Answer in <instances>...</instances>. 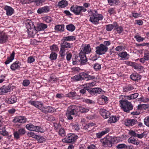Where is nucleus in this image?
Instances as JSON below:
<instances>
[{"label":"nucleus","mask_w":149,"mask_h":149,"mask_svg":"<svg viewBox=\"0 0 149 149\" xmlns=\"http://www.w3.org/2000/svg\"><path fill=\"white\" fill-rule=\"evenodd\" d=\"M70 126L72 127L73 129H74L77 131H78L79 130V125L78 123L74 124L73 123H71L70 124Z\"/></svg>","instance_id":"40"},{"label":"nucleus","mask_w":149,"mask_h":149,"mask_svg":"<svg viewBox=\"0 0 149 149\" xmlns=\"http://www.w3.org/2000/svg\"><path fill=\"white\" fill-rule=\"evenodd\" d=\"M15 53L13 52L11 54L10 56L8 57L6 61L5 62V63L6 64H8L14 59V58Z\"/></svg>","instance_id":"26"},{"label":"nucleus","mask_w":149,"mask_h":149,"mask_svg":"<svg viewBox=\"0 0 149 149\" xmlns=\"http://www.w3.org/2000/svg\"><path fill=\"white\" fill-rule=\"evenodd\" d=\"M129 134L132 136L134 137H136L137 134L135 132L132 130H130L129 132Z\"/></svg>","instance_id":"58"},{"label":"nucleus","mask_w":149,"mask_h":149,"mask_svg":"<svg viewBox=\"0 0 149 149\" xmlns=\"http://www.w3.org/2000/svg\"><path fill=\"white\" fill-rule=\"evenodd\" d=\"M78 138V136L74 134H69L67 138L63 139V142L70 143L74 141Z\"/></svg>","instance_id":"8"},{"label":"nucleus","mask_w":149,"mask_h":149,"mask_svg":"<svg viewBox=\"0 0 149 149\" xmlns=\"http://www.w3.org/2000/svg\"><path fill=\"white\" fill-rule=\"evenodd\" d=\"M59 134L62 136H65V131L64 129L63 128H61L60 129L59 131Z\"/></svg>","instance_id":"49"},{"label":"nucleus","mask_w":149,"mask_h":149,"mask_svg":"<svg viewBox=\"0 0 149 149\" xmlns=\"http://www.w3.org/2000/svg\"><path fill=\"white\" fill-rule=\"evenodd\" d=\"M27 27V30L29 31L28 33L29 34L32 32L31 30L29 31V29L31 30V29L33 28L34 30L35 31L36 26H34L33 23L30 21L29 22H28L26 25Z\"/></svg>","instance_id":"21"},{"label":"nucleus","mask_w":149,"mask_h":149,"mask_svg":"<svg viewBox=\"0 0 149 149\" xmlns=\"http://www.w3.org/2000/svg\"><path fill=\"white\" fill-rule=\"evenodd\" d=\"M116 29L117 32V33H121L123 31V29L121 26H119L117 27L116 28Z\"/></svg>","instance_id":"62"},{"label":"nucleus","mask_w":149,"mask_h":149,"mask_svg":"<svg viewBox=\"0 0 149 149\" xmlns=\"http://www.w3.org/2000/svg\"><path fill=\"white\" fill-rule=\"evenodd\" d=\"M42 111L45 113L53 112L54 111V109L51 107H42L40 109Z\"/></svg>","instance_id":"17"},{"label":"nucleus","mask_w":149,"mask_h":149,"mask_svg":"<svg viewBox=\"0 0 149 149\" xmlns=\"http://www.w3.org/2000/svg\"><path fill=\"white\" fill-rule=\"evenodd\" d=\"M138 123L137 120L134 119H129L125 123V125L127 126H132Z\"/></svg>","instance_id":"10"},{"label":"nucleus","mask_w":149,"mask_h":149,"mask_svg":"<svg viewBox=\"0 0 149 149\" xmlns=\"http://www.w3.org/2000/svg\"><path fill=\"white\" fill-rule=\"evenodd\" d=\"M108 2L111 6L117 5L120 3L118 0H108Z\"/></svg>","instance_id":"27"},{"label":"nucleus","mask_w":149,"mask_h":149,"mask_svg":"<svg viewBox=\"0 0 149 149\" xmlns=\"http://www.w3.org/2000/svg\"><path fill=\"white\" fill-rule=\"evenodd\" d=\"M93 67L96 70H99L101 68L100 65L98 63H96L94 64Z\"/></svg>","instance_id":"48"},{"label":"nucleus","mask_w":149,"mask_h":149,"mask_svg":"<svg viewBox=\"0 0 149 149\" xmlns=\"http://www.w3.org/2000/svg\"><path fill=\"white\" fill-rule=\"evenodd\" d=\"M47 25L46 24L43 23H40L36 27L35 30L36 33V31L43 30L47 28Z\"/></svg>","instance_id":"16"},{"label":"nucleus","mask_w":149,"mask_h":149,"mask_svg":"<svg viewBox=\"0 0 149 149\" xmlns=\"http://www.w3.org/2000/svg\"><path fill=\"white\" fill-rule=\"evenodd\" d=\"M134 89L133 87L131 86H128L124 88V91L125 92L129 91Z\"/></svg>","instance_id":"47"},{"label":"nucleus","mask_w":149,"mask_h":149,"mask_svg":"<svg viewBox=\"0 0 149 149\" xmlns=\"http://www.w3.org/2000/svg\"><path fill=\"white\" fill-rule=\"evenodd\" d=\"M96 53L99 55L104 54L108 50V48L104 45L101 44L96 47Z\"/></svg>","instance_id":"5"},{"label":"nucleus","mask_w":149,"mask_h":149,"mask_svg":"<svg viewBox=\"0 0 149 149\" xmlns=\"http://www.w3.org/2000/svg\"><path fill=\"white\" fill-rule=\"evenodd\" d=\"M21 65L20 63L16 61L11 65L10 68L12 70H15L19 68Z\"/></svg>","instance_id":"22"},{"label":"nucleus","mask_w":149,"mask_h":149,"mask_svg":"<svg viewBox=\"0 0 149 149\" xmlns=\"http://www.w3.org/2000/svg\"><path fill=\"white\" fill-rule=\"evenodd\" d=\"M126 145L124 144H121L118 145L116 147L118 149H122L125 148Z\"/></svg>","instance_id":"59"},{"label":"nucleus","mask_w":149,"mask_h":149,"mask_svg":"<svg viewBox=\"0 0 149 149\" xmlns=\"http://www.w3.org/2000/svg\"><path fill=\"white\" fill-rule=\"evenodd\" d=\"M134 38L136 39V40L138 42L143 41L144 39V38L138 36H134Z\"/></svg>","instance_id":"56"},{"label":"nucleus","mask_w":149,"mask_h":149,"mask_svg":"<svg viewBox=\"0 0 149 149\" xmlns=\"http://www.w3.org/2000/svg\"><path fill=\"white\" fill-rule=\"evenodd\" d=\"M78 109V107L75 105L70 106L68 107L66 113L67 119L70 120L72 119L73 116L77 114Z\"/></svg>","instance_id":"3"},{"label":"nucleus","mask_w":149,"mask_h":149,"mask_svg":"<svg viewBox=\"0 0 149 149\" xmlns=\"http://www.w3.org/2000/svg\"><path fill=\"white\" fill-rule=\"evenodd\" d=\"M138 109H146L148 107V106L146 104H140L138 106Z\"/></svg>","instance_id":"46"},{"label":"nucleus","mask_w":149,"mask_h":149,"mask_svg":"<svg viewBox=\"0 0 149 149\" xmlns=\"http://www.w3.org/2000/svg\"><path fill=\"white\" fill-rule=\"evenodd\" d=\"M0 134L5 136H7L8 135V133L6 131L5 127L2 129H0Z\"/></svg>","instance_id":"38"},{"label":"nucleus","mask_w":149,"mask_h":149,"mask_svg":"<svg viewBox=\"0 0 149 149\" xmlns=\"http://www.w3.org/2000/svg\"><path fill=\"white\" fill-rule=\"evenodd\" d=\"M68 5L67 2L65 0H62L61 1H60L58 4V6L61 7V8H63Z\"/></svg>","instance_id":"30"},{"label":"nucleus","mask_w":149,"mask_h":149,"mask_svg":"<svg viewBox=\"0 0 149 149\" xmlns=\"http://www.w3.org/2000/svg\"><path fill=\"white\" fill-rule=\"evenodd\" d=\"M81 74L82 77H83L84 79H87V81L91 79H93L95 78L94 76H91L88 74L87 72H82L81 73Z\"/></svg>","instance_id":"18"},{"label":"nucleus","mask_w":149,"mask_h":149,"mask_svg":"<svg viewBox=\"0 0 149 149\" xmlns=\"http://www.w3.org/2000/svg\"><path fill=\"white\" fill-rule=\"evenodd\" d=\"M76 39L75 36H69L67 37H64L63 39H62L65 41H72L75 40Z\"/></svg>","instance_id":"31"},{"label":"nucleus","mask_w":149,"mask_h":149,"mask_svg":"<svg viewBox=\"0 0 149 149\" xmlns=\"http://www.w3.org/2000/svg\"><path fill=\"white\" fill-rule=\"evenodd\" d=\"M120 107L123 111L129 113L133 108V106L131 102L126 100H122L120 101Z\"/></svg>","instance_id":"2"},{"label":"nucleus","mask_w":149,"mask_h":149,"mask_svg":"<svg viewBox=\"0 0 149 149\" xmlns=\"http://www.w3.org/2000/svg\"><path fill=\"white\" fill-rule=\"evenodd\" d=\"M66 29L70 31H73L74 30L75 27V26L72 24L68 25L66 26Z\"/></svg>","instance_id":"35"},{"label":"nucleus","mask_w":149,"mask_h":149,"mask_svg":"<svg viewBox=\"0 0 149 149\" xmlns=\"http://www.w3.org/2000/svg\"><path fill=\"white\" fill-rule=\"evenodd\" d=\"M20 135H23L25 133V131L24 129L21 128L18 130V132Z\"/></svg>","instance_id":"53"},{"label":"nucleus","mask_w":149,"mask_h":149,"mask_svg":"<svg viewBox=\"0 0 149 149\" xmlns=\"http://www.w3.org/2000/svg\"><path fill=\"white\" fill-rule=\"evenodd\" d=\"M118 56L123 59H128L127 56H129V55L126 52H124L120 53L118 54Z\"/></svg>","instance_id":"29"},{"label":"nucleus","mask_w":149,"mask_h":149,"mask_svg":"<svg viewBox=\"0 0 149 149\" xmlns=\"http://www.w3.org/2000/svg\"><path fill=\"white\" fill-rule=\"evenodd\" d=\"M30 84V81L28 80H24L23 82V85L24 86H28Z\"/></svg>","instance_id":"57"},{"label":"nucleus","mask_w":149,"mask_h":149,"mask_svg":"<svg viewBox=\"0 0 149 149\" xmlns=\"http://www.w3.org/2000/svg\"><path fill=\"white\" fill-rule=\"evenodd\" d=\"M10 88L9 86H3L0 88V95L10 92Z\"/></svg>","instance_id":"15"},{"label":"nucleus","mask_w":149,"mask_h":149,"mask_svg":"<svg viewBox=\"0 0 149 149\" xmlns=\"http://www.w3.org/2000/svg\"><path fill=\"white\" fill-rule=\"evenodd\" d=\"M20 135L19 134V132L17 131L15 132L14 133V137L16 139H18L19 138Z\"/></svg>","instance_id":"61"},{"label":"nucleus","mask_w":149,"mask_h":149,"mask_svg":"<svg viewBox=\"0 0 149 149\" xmlns=\"http://www.w3.org/2000/svg\"><path fill=\"white\" fill-rule=\"evenodd\" d=\"M4 9L6 11V14L8 16H10L14 12V9L10 6H6L4 7Z\"/></svg>","instance_id":"13"},{"label":"nucleus","mask_w":149,"mask_h":149,"mask_svg":"<svg viewBox=\"0 0 149 149\" xmlns=\"http://www.w3.org/2000/svg\"><path fill=\"white\" fill-rule=\"evenodd\" d=\"M115 141L116 142L115 138L112 137H109L108 138H104L103 142L104 145H107L108 147H111Z\"/></svg>","instance_id":"7"},{"label":"nucleus","mask_w":149,"mask_h":149,"mask_svg":"<svg viewBox=\"0 0 149 149\" xmlns=\"http://www.w3.org/2000/svg\"><path fill=\"white\" fill-rule=\"evenodd\" d=\"M128 141L129 143H131L136 145L139 144V141H138L137 140H136L135 139L132 138L131 137L128 139Z\"/></svg>","instance_id":"32"},{"label":"nucleus","mask_w":149,"mask_h":149,"mask_svg":"<svg viewBox=\"0 0 149 149\" xmlns=\"http://www.w3.org/2000/svg\"><path fill=\"white\" fill-rule=\"evenodd\" d=\"M144 122L145 125L149 127V116L146 117L144 119Z\"/></svg>","instance_id":"50"},{"label":"nucleus","mask_w":149,"mask_h":149,"mask_svg":"<svg viewBox=\"0 0 149 149\" xmlns=\"http://www.w3.org/2000/svg\"><path fill=\"white\" fill-rule=\"evenodd\" d=\"M80 111L83 113H85L89 111V109L83 107H78Z\"/></svg>","instance_id":"41"},{"label":"nucleus","mask_w":149,"mask_h":149,"mask_svg":"<svg viewBox=\"0 0 149 149\" xmlns=\"http://www.w3.org/2000/svg\"><path fill=\"white\" fill-rule=\"evenodd\" d=\"M17 98L15 96H12L10 98L8 99V103L12 104L15 103L17 101Z\"/></svg>","instance_id":"25"},{"label":"nucleus","mask_w":149,"mask_h":149,"mask_svg":"<svg viewBox=\"0 0 149 149\" xmlns=\"http://www.w3.org/2000/svg\"><path fill=\"white\" fill-rule=\"evenodd\" d=\"M52 51H56L58 49L56 45H53L50 47Z\"/></svg>","instance_id":"64"},{"label":"nucleus","mask_w":149,"mask_h":149,"mask_svg":"<svg viewBox=\"0 0 149 149\" xmlns=\"http://www.w3.org/2000/svg\"><path fill=\"white\" fill-rule=\"evenodd\" d=\"M49 8L48 6H45L39 8L37 10V13L41 14L44 13H47L49 11Z\"/></svg>","instance_id":"20"},{"label":"nucleus","mask_w":149,"mask_h":149,"mask_svg":"<svg viewBox=\"0 0 149 149\" xmlns=\"http://www.w3.org/2000/svg\"><path fill=\"white\" fill-rule=\"evenodd\" d=\"M86 90L91 94H95L96 93L95 88H86Z\"/></svg>","instance_id":"43"},{"label":"nucleus","mask_w":149,"mask_h":149,"mask_svg":"<svg viewBox=\"0 0 149 149\" xmlns=\"http://www.w3.org/2000/svg\"><path fill=\"white\" fill-rule=\"evenodd\" d=\"M91 16L89 20L93 23L97 24L99 23V21L102 20L103 18V17L102 15H99L97 11L95 10H91L89 13Z\"/></svg>","instance_id":"1"},{"label":"nucleus","mask_w":149,"mask_h":149,"mask_svg":"<svg viewBox=\"0 0 149 149\" xmlns=\"http://www.w3.org/2000/svg\"><path fill=\"white\" fill-rule=\"evenodd\" d=\"M64 26L63 25H58L55 26V29L56 31H63L64 30Z\"/></svg>","instance_id":"33"},{"label":"nucleus","mask_w":149,"mask_h":149,"mask_svg":"<svg viewBox=\"0 0 149 149\" xmlns=\"http://www.w3.org/2000/svg\"><path fill=\"white\" fill-rule=\"evenodd\" d=\"M26 127L28 130L31 131L41 133L43 132L42 128L39 126H35L32 124H28L26 125Z\"/></svg>","instance_id":"6"},{"label":"nucleus","mask_w":149,"mask_h":149,"mask_svg":"<svg viewBox=\"0 0 149 149\" xmlns=\"http://www.w3.org/2000/svg\"><path fill=\"white\" fill-rule=\"evenodd\" d=\"M100 112L101 115L104 118H107L109 117L110 113L109 111H107L106 110L101 109H100Z\"/></svg>","instance_id":"12"},{"label":"nucleus","mask_w":149,"mask_h":149,"mask_svg":"<svg viewBox=\"0 0 149 149\" xmlns=\"http://www.w3.org/2000/svg\"><path fill=\"white\" fill-rule=\"evenodd\" d=\"M26 118L24 116H20L19 117H15L13 121L15 123L18 122L19 123H24L27 121Z\"/></svg>","instance_id":"11"},{"label":"nucleus","mask_w":149,"mask_h":149,"mask_svg":"<svg viewBox=\"0 0 149 149\" xmlns=\"http://www.w3.org/2000/svg\"><path fill=\"white\" fill-rule=\"evenodd\" d=\"M44 20L47 23H49L52 21V18L49 16H47L44 18Z\"/></svg>","instance_id":"52"},{"label":"nucleus","mask_w":149,"mask_h":149,"mask_svg":"<svg viewBox=\"0 0 149 149\" xmlns=\"http://www.w3.org/2000/svg\"><path fill=\"white\" fill-rule=\"evenodd\" d=\"M70 10L76 15H79L82 12H85L86 9L82 6H72L70 8Z\"/></svg>","instance_id":"4"},{"label":"nucleus","mask_w":149,"mask_h":149,"mask_svg":"<svg viewBox=\"0 0 149 149\" xmlns=\"http://www.w3.org/2000/svg\"><path fill=\"white\" fill-rule=\"evenodd\" d=\"M139 94L138 93H135L131 95L130 96H126V98L129 99H134L137 98Z\"/></svg>","instance_id":"36"},{"label":"nucleus","mask_w":149,"mask_h":149,"mask_svg":"<svg viewBox=\"0 0 149 149\" xmlns=\"http://www.w3.org/2000/svg\"><path fill=\"white\" fill-rule=\"evenodd\" d=\"M65 50L62 49L61 48V50L60 51V54L61 58V59L62 60H63L64 58V56L65 55Z\"/></svg>","instance_id":"44"},{"label":"nucleus","mask_w":149,"mask_h":149,"mask_svg":"<svg viewBox=\"0 0 149 149\" xmlns=\"http://www.w3.org/2000/svg\"><path fill=\"white\" fill-rule=\"evenodd\" d=\"M61 41H63V42L61 43V49L65 50V49L66 48H70L71 47V44L68 42L66 41L62 40H61Z\"/></svg>","instance_id":"14"},{"label":"nucleus","mask_w":149,"mask_h":149,"mask_svg":"<svg viewBox=\"0 0 149 149\" xmlns=\"http://www.w3.org/2000/svg\"><path fill=\"white\" fill-rule=\"evenodd\" d=\"M114 25L113 24H109L106 26V30L108 31H111L114 27Z\"/></svg>","instance_id":"45"},{"label":"nucleus","mask_w":149,"mask_h":149,"mask_svg":"<svg viewBox=\"0 0 149 149\" xmlns=\"http://www.w3.org/2000/svg\"><path fill=\"white\" fill-rule=\"evenodd\" d=\"M79 58L78 59V61L81 65H84L86 64L87 61V59L86 57V55L84 53L82 52L81 50L79 53Z\"/></svg>","instance_id":"9"},{"label":"nucleus","mask_w":149,"mask_h":149,"mask_svg":"<svg viewBox=\"0 0 149 149\" xmlns=\"http://www.w3.org/2000/svg\"><path fill=\"white\" fill-rule=\"evenodd\" d=\"M35 59L32 56H30L28 58L27 61L29 63H31L34 61Z\"/></svg>","instance_id":"60"},{"label":"nucleus","mask_w":149,"mask_h":149,"mask_svg":"<svg viewBox=\"0 0 149 149\" xmlns=\"http://www.w3.org/2000/svg\"><path fill=\"white\" fill-rule=\"evenodd\" d=\"M82 52L84 54H88L90 53L91 51V49L89 45H88L82 48Z\"/></svg>","instance_id":"24"},{"label":"nucleus","mask_w":149,"mask_h":149,"mask_svg":"<svg viewBox=\"0 0 149 149\" xmlns=\"http://www.w3.org/2000/svg\"><path fill=\"white\" fill-rule=\"evenodd\" d=\"M73 79L74 81H75L82 80L84 79L83 77H82V76L81 74V73L78 75H76L74 76L73 77Z\"/></svg>","instance_id":"34"},{"label":"nucleus","mask_w":149,"mask_h":149,"mask_svg":"<svg viewBox=\"0 0 149 149\" xmlns=\"http://www.w3.org/2000/svg\"><path fill=\"white\" fill-rule=\"evenodd\" d=\"M36 139L39 142L42 143L43 142L45 141V139L43 136L38 135L36 136Z\"/></svg>","instance_id":"37"},{"label":"nucleus","mask_w":149,"mask_h":149,"mask_svg":"<svg viewBox=\"0 0 149 149\" xmlns=\"http://www.w3.org/2000/svg\"><path fill=\"white\" fill-rule=\"evenodd\" d=\"M7 39V35L3 32L0 31V42L3 43L6 42Z\"/></svg>","instance_id":"19"},{"label":"nucleus","mask_w":149,"mask_h":149,"mask_svg":"<svg viewBox=\"0 0 149 149\" xmlns=\"http://www.w3.org/2000/svg\"><path fill=\"white\" fill-rule=\"evenodd\" d=\"M57 54L54 52L52 53L50 56V58L51 60H55L56 59Z\"/></svg>","instance_id":"42"},{"label":"nucleus","mask_w":149,"mask_h":149,"mask_svg":"<svg viewBox=\"0 0 149 149\" xmlns=\"http://www.w3.org/2000/svg\"><path fill=\"white\" fill-rule=\"evenodd\" d=\"M45 1V0H34L37 6L40 5L41 3L44 2Z\"/></svg>","instance_id":"54"},{"label":"nucleus","mask_w":149,"mask_h":149,"mask_svg":"<svg viewBox=\"0 0 149 149\" xmlns=\"http://www.w3.org/2000/svg\"><path fill=\"white\" fill-rule=\"evenodd\" d=\"M118 119V117H117L116 116H112L109 119L108 122L110 123H115L117 122Z\"/></svg>","instance_id":"28"},{"label":"nucleus","mask_w":149,"mask_h":149,"mask_svg":"<svg viewBox=\"0 0 149 149\" xmlns=\"http://www.w3.org/2000/svg\"><path fill=\"white\" fill-rule=\"evenodd\" d=\"M83 129L85 130H88L89 131H90L93 128H90L89 126V125L88 124H86L85 126L84 127Z\"/></svg>","instance_id":"55"},{"label":"nucleus","mask_w":149,"mask_h":149,"mask_svg":"<svg viewBox=\"0 0 149 149\" xmlns=\"http://www.w3.org/2000/svg\"><path fill=\"white\" fill-rule=\"evenodd\" d=\"M130 78L132 80L136 81L140 80L141 79V76L137 73H134L131 75Z\"/></svg>","instance_id":"23"},{"label":"nucleus","mask_w":149,"mask_h":149,"mask_svg":"<svg viewBox=\"0 0 149 149\" xmlns=\"http://www.w3.org/2000/svg\"><path fill=\"white\" fill-rule=\"evenodd\" d=\"M133 67L136 69H141V67H142L136 63H134Z\"/></svg>","instance_id":"63"},{"label":"nucleus","mask_w":149,"mask_h":149,"mask_svg":"<svg viewBox=\"0 0 149 149\" xmlns=\"http://www.w3.org/2000/svg\"><path fill=\"white\" fill-rule=\"evenodd\" d=\"M29 102V103H31L32 105L34 106L40 110V109L42 108V106L41 105H38V103L37 102L34 101H30Z\"/></svg>","instance_id":"39"},{"label":"nucleus","mask_w":149,"mask_h":149,"mask_svg":"<svg viewBox=\"0 0 149 149\" xmlns=\"http://www.w3.org/2000/svg\"><path fill=\"white\" fill-rule=\"evenodd\" d=\"M146 136V135L145 133L143 132V133L141 134H137L136 136L138 138L141 139L143 137H145Z\"/></svg>","instance_id":"51"}]
</instances>
